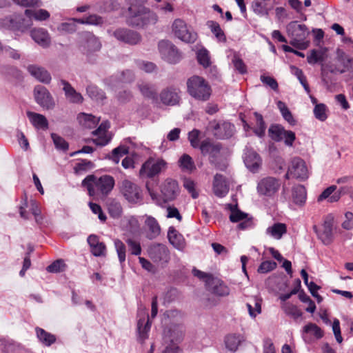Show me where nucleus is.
<instances>
[{
  "instance_id": "7c9ffc66",
  "label": "nucleus",
  "mask_w": 353,
  "mask_h": 353,
  "mask_svg": "<svg viewBox=\"0 0 353 353\" xmlns=\"http://www.w3.org/2000/svg\"><path fill=\"white\" fill-rule=\"evenodd\" d=\"M288 32L291 37L305 39L307 34V29L304 24H297L296 22H291L288 26Z\"/></svg>"
},
{
  "instance_id": "473e14b6",
  "label": "nucleus",
  "mask_w": 353,
  "mask_h": 353,
  "mask_svg": "<svg viewBox=\"0 0 353 353\" xmlns=\"http://www.w3.org/2000/svg\"><path fill=\"white\" fill-rule=\"evenodd\" d=\"M168 238L170 243L176 248L181 249L184 246L183 236L172 226L170 227L168 232Z\"/></svg>"
},
{
  "instance_id": "9d476101",
  "label": "nucleus",
  "mask_w": 353,
  "mask_h": 353,
  "mask_svg": "<svg viewBox=\"0 0 353 353\" xmlns=\"http://www.w3.org/2000/svg\"><path fill=\"white\" fill-rule=\"evenodd\" d=\"M333 217L328 215L324 219L322 230H319L316 225L313 226L314 232L324 245H330L333 241Z\"/></svg>"
},
{
  "instance_id": "7ed1b4c3",
  "label": "nucleus",
  "mask_w": 353,
  "mask_h": 353,
  "mask_svg": "<svg viewBox=\"0 0 353 353\" xmlns=\"http://www.w3.org/2000/svg\"><path fill=\"white\" fill-rule=\"evenodd\" d=\"M119 192L128 202L137 204L142 202L141 188L134 181L125 179L118 184Z\"/></svg>"
},
{
  "instance_id": "37998d69",
  "label": "nucleus",
  "mask_w": 353,
  "mask_h": 353,
  "mask_svg": "<svg viewBox=\"0 0 353 353\" xmlns=\"http://www.w3.org/2000/svg\"><path fill=\"white\" fill-rule=\"evenodd\" d=\"M207 25L219 42L224 43L226 41L225 33L216 21H208Z\"/></svg>"
},
{
  "instance_id": "6e6d98bb",
  "label": "nucleus",
  "mask_w": 353,
  "mask_h": 353,
  "mask_svg": "<svg viewBox=\"0 0 353 353\" xmlns=\"http://www.w3.org/2000/svg\"><path fill=\"white\" fill-rule=\"evenodd\" d=\"M128 246L131 254L138 256L141 253V247L140 243L132 238H128L125 240Z\"/></svg>"
},
{
  "instance_id": "412c9836",
  "label": "nucleus",
  "mask_w": 353,
  "mask_h": 353,
  "mask_svg": "<svg viewBox=\"0 0 353 353\" xmlns=\"http://www.w3.org/2000/svg\"><path fill=\"white\" fill-rule=\"evenodd\" d=\"M214 136L220 139L230 138L235 130V127L230 122H223L221 123H216L213 126Z\"/></svg>"
},
{
  "instance_id": "2eb2a0df",
  "label": "nucleus",
  "mask_w": 353,
  "mask_h": 353,
  "mask_svg": "<svg viewBox=\"0 0 353 353\" xmlns=\"http://www.w3.org/2000/svg\"><path fill=\"white\" fill-rule=\"evenodd\" d=\"M205 286L208 291L216 296H225L230 294L228 286L224 281L216 277L207 279Z\"/></svg>"
},
{
  "instance_id": "cd10ccee",
  "label": "nucleus",
  "mask_w": 353,
  "mask_h": 353,
  "mask_svg": "<svg viewBox=\"0 0 353 353\" xmlns=\"http://www.w3.org/2000/svg\"><path fill=\"white\" fill-rule=\"evenodd\" d=\"M32 39L39 46L46 48L50 46V38L47 30L43 28H34L30 32Z\"/></svg>"
},
{
  "instance_id": "f257e3e1",
  "label": "nucleus",
  "mask_w": 353,
  "mask_h": 353,
  "mask_svg": "<svg viewBox=\"0 0 353 353\" xmlns=\"http://www.w3.org/2000/svg\"><path fill=\"white\" fill-rule=\"evenodd\" d=\"M115 180L110 175H103L97 177L93 174L87 176L82 181V185L87 188L90 196H94L97 193L107 196L113 190Z\"/></svg>"
},
{
  "instance_id": "f704fd0d",
  "label": "nucleus",
  "mask_w": 353,
  "mask_h": 353,
  "mask_svg": "<svg viewBox=\"0 0 353 353\" xmlns=\"http://www.w3.org/2000/svg\"><path fill=\"white\" fill-rule=\"evenodd\" d=\"M77 119L82 126L89 129L96 127L99 122V118L83 112L78 115Z\"/></svg>"
},
{
  "instance_id": "4c0bfd02",
  "label": "nucleus",
  "mask_w": 353,
  "mask_h": 353,
  "mask_svg": "<svg viewBox=\"0 0 353 353\" xmlns=\"http://www.w3.org/2000/svg\"><path fill=\"white\" fill-rule=\"evenodd\" d=\"M286 232L287 228L285 224L281 223H274L266 230V234L276 239H280Z\"/></svg>"
},
{
  "instance_id": "393cba45",
  "label": "nucleus",
  "mask_w": 353,
  "mask_h": 353,
  "mask_svg": "<svg viewBox=\"0 0 353 353\" xmlns=\"http://www.w3.org/2000/svg\"><path fill=\"white\" fill-rule=\"evenodd\" d=\"M145 225L146 228V237L148 239H154L161 234V227L154 217L146 216Z\"/></svg>"
},
{
  "instance_id": "49530a36",
  "label": "nucleus",
  "mask_w": 353,
  "mask_h": 353,
  "mask_svg": "<svg viewBox=\"0 0 353 353\" xmlns=\"http://www.w3.org/2000/svg\"><path fill=\"white\" fill-rule=\"evenodd\" d=\"M84 37L86 39V47L90 52L99 50L101 44L97 37L90 32H85Z\"/></svg>"
},
{
  "instance_id": "c85d7f7f",
  "label": "nucleus",
  "mask_w": 353,
  "mask_h": 353,
  "mask_svg": "<svg viewBox=\"0 0 353 353\" xmlns=\"http://www.w3.org/2000/svg\"><path fill=\"white\" fill-rule=\"evenodd\" d=\"M160 98L163 103L169 105H174L179 101L178 91L174 88L163 90L160 94Z\"/></svg>"
},
{
  "instance_id": "ddd939ff",
  "label": "nucleus",
  "mask_w": 353,
  "mask_h": 353,
  "mask_svg": "<svg viewBox=\"0 0 353 353\" xmlns=\"http://www.w3.org/2000/svg\"><path fill=\"white\" fill-rule=\"evenodd\" d=\"M137 332L139 340L143 342L148 337V332L150 330L151 323L150 317L145 308L139 309L138 311Z\"/></svg>"
},
{
  "instance_id": "f03ea898",
  "label": "nucleus",
  "mask_w": 353,
  "mask_h": 353,
  "mask_svg": "<svg viewBox=\"0 0 353 353\" xmlns=\"http://www.w3.org/2000/svg\"><path fill=\"white\" fill-rule=\"evenodd\" d=\"M188 94L194 99L206 101L210 99L212 89L208 82L203 77L194 75L187 81Z\"/></svg>"
},
{
  "instance_id": "2f4dec72",
  "label": "nucleus",
  "mask_w": 353,
  "mask_h": 353,
  "mask_svg": "<svg viewBox=\"0 0 353 353\" xmlns=\"http://www.w3.org/2000/svg\"><path fill=\"white\" fill-rule=\"evenodd\" d=\"M137 87L144 97L152 100L157 99V91L154 85L148 82L141 81L137 83Z\"/></svg>"
},
{
  "instance_id": "338daca9",
  "label": "nucleus",
  "mask_w": 353,
  "mask_h": 353,
  "mask_svg": "<svg viewBox=\"0 0 353 353\" xmlns=\"http://www.w3.org/2000/svg\"><path fill=\"white\" fill-rule=\"evenodd\" d=\"M183 187L191 194L193 199H196L199 196V193L195 189V183L192 180L185 179L183 181Z\"/></svg>"
},
{
  "instance_id": "de8ad7c7",
  "label": "nucleus",
  "mask_w": 353,
  "mask_h": 353,
  "mask_svg": "<svg viewBox=\"0 0 353 353\" xmlns=\"http://www.w3.org/2000/svg\"><path fill=\"white\" fill-rule=\"evenodd\" d=\"M254 115L256 119V127L254 129V132L257 137L262 138L265 135L266 125L261 114L255 112Z\"/></svg>"
},
{
  "instance_id": "a19ab883",
  "label": "nucleus",
  "mask_w": 353,
  "mask_h": 353,
  "mask_svg": "<svg viewBox=\"0 0 353 353\" xmlns=\"http://www.w3.org/2000/svg\"><path fill=\"white\" fill-rule=\"evenodd\" d=\"M285 128L280 124H272L268 129L269 137L276 142L282 141L283 133H285Z\"/></svg>"
},
{
  "instance_id": "4d7b16f0",
  "label": "nucleus",
  "mask_w": 353,
  "mask_h": 353,
  "mask_svg": "<svg viewBox=\"0 0 353 353\" xmlns=\"http://www.w3.org/2000/svg\"><path fill=\"white\" fill-rule=\"evenodd\" d=\"M128 153V149L127 147L124 145H120L116 148H114L111 153V156L110 159L112 160L115 163H118L119 162L120 158L123 155Z\"/></svg>"
},
{
  "instance_id": "1a4fd4ad",
  "label": "nucleus",
  "mask_w": 353,
  "mask_h": 353,
  "mask_svg": "<svg viewBox=\"0 0 353 353\" xmlns=\"http://www.w3.org/2000/svg\"><path fill=\"white\" fill-rule=\"evenodd\" d=\"M160 190L164 203L174 201L180 193L178 182L172 179H166L161 185Z\"/></svg>"
},
{
  "instance_id": "c9c22d12",
  "label": "nucleus",
  "mask_w": 353,
  "mask_h": 353,
  "mask_svg": "<svg viewBox=\"0 0 353 353\" xmlns=\"http://www.w3.org/2000/svg\"><path fill=\"white\" fill-rule=\"evenodd\" d=\"M243 340V336L240 334H228L224 340L225 347L229 351L236 352Z\"/></svg>"
},
{
  "instance_id": "bf43d9fd",
  "label": "nucleus",
  "mask_w": 353,
  "mask_h": 353,
  "mask_svg": "<svg viewBox=\"0 0 353 353\" xmlns=\"http://www.w3.org/2000/svg\"><path fill=\"white\" fill-rule=\"evenodd\" d=\"M180 166L183 170L192 171L195 169L194 163L192 159L188 154H183L179 159Z\"/></svg>"
},
{
  "instance_id": "a18cd8bd",
  "label": "nucleus",
  "mask_w": 353,
  "mask_h": 353,
  "mask_svg": "<svg viewBox=\"0 0 353 353\" xmlns=\"http://www.w3.org/2000/svg\"><path fill=\"white\" fill-rule=\"evenodd\" d=\"M88 96L96 101L103 102L105 99V92L94 85H90L86 88Z\"/></svg>"
},
{
  "instance_id": "e433bc0d",
  "label": "nucleus",
  "mask_w": 353,
  "mask_h": 353,
  "mask_svg": "<svg viewBox=\"0 0 353 353\" xmlns=\"http://www.w3.org/2000/svg\"><path fill=\"white\" fill-rule=\"evenodd\" d=\"M35 331L39 341L43 345L48 347L56 341V336L54 334L46 332L43 328L36 327Z\"/></svg>"
},
{
  "instance_id": "09e8293b",
  "label": "nucleus",
  "mask_w": 353,
  "mask_h": 353,
  "mask_svg": "<svg viewBox=\"0 0 353 353\" xmlns=\"http://www.w3.org/2000/svg\"><path fill=\"white\" fill-rule=\"evenodd\" d=\"M229 209L231 211L230 215V221L232 223L240 222L247 218L248 214L243 212H241L237 208V205H229Z\"/></svg>"
},
{
  "instance_id": "4be33fe9",
  "label": "nucleus",
  "mask_w": 353,
  "mask_h": 353,
  "mask_svg": "<svg viewBox=\"0 0 353 353\" xmlns=\"http://www.w3.org/2000/svg\"><path fill=\"white\" fill-rule=\"evenodd\" d=\"M60 84L63 85V90L66 99L71 103H81L83 98L81 93L77 92L71 84L65 80L61 79Z\"/></svg>"
},
{
  "instance_id": "4468645a",
  "label": "nucleus",
  "mask_w": 353,
  "mask_h": 353,
  "mask_svg": "<svg viewBox=\"0 0 353 353\" xmlns=\"http://www.w3.org/2000/svg\"><path fill=\"white\" fill-rule=\"evenodd\" d=\"M113 35L117 40L129 45H137L142 39L141 35L137 31L124 28L117 29Z\"/></svg>"
},
{
  "instance_id": "052dcab7",
  "label": "nucleus",
  "mask_w": 353,
  "mask_h": 353,
  "mask_svg": "<svg viewBox=\"0 0 353 353\" xmlns=\"http://www.w3.org/2000/svg\"><path fill=\"white\" fill-rule=\"evenodd\" d=\"M51 137L57 149L63 151H66L68 149V143L63 138L55 133H52Z\"/></svg>"
},
{
  "instance_id": "b1692460",
  "label": "nucleus",
  "mask_w": 353,
  "mask_h": 353,
  "mask_svg": "<svg viewBox=\"0 0 353 353\" xmlns=\"http://www.w3.org/2000/svg\"><path fill=\"white\" fill-rule=\"evenodd\" d=\"M199 148L201 153L203 155H209L210 161H213L220 153L221 145L219 143H212L209 140H204L201 142Z\"/></svg>"
},
{
  "instance_id": "58836bf2",
  "label": "nucleus",
  "mask_w": 353,
  "mask_h": 353,
  "mask_svg": "<svg viewBox=\"0 0 353 353\" xmlns=\"http://www.w3.org/2000/svg\"><path fill=\"white\" fill-rule=\"evenodd\" d=\"M25 14L28 18V19L30 21L33 18L39 21H46L50 16L49 12L44 9H39L38 10L27 9L25 10Z\"/></svg>"
},
{
  "instance_id": "72a5a7b5",
  "label": "nucleus",
  "mask_w": 353,
  "mask_h": 353,
  "mask_svg": "<svg viewBox=\"0 0 353 353\" xmlns=\"http://www.w3.org/2000/svg\"><path fill=\"white\" fill-rule=\"evenodd\" d=\"M293 202L299 205H302L305 203L307 192L305 187L302 185H296L292 190Z\"/></svg>"
},
{
  "instance_id": "5701e85b",
  "label": "nucleus",
  "mask_w": 353,
  "mask_h": 353,
  "mask_svg": "<svg viewBox=\"0 0 353 353\" xmlns=\"http://www.w3.org/2000/svg\"><path fill=\"white\" fill-rule=\"evenodd\" d=\"M244 163L245 166L252 172H257L261 165L260 156L252 150H247L245 152Z\"/></svg>"
},
{
  "instance_id": "a878e982",
  "label": "nucleus",
  "mask_w": 353,
  "mask_h": 353,
  "mask_svg": "<svg viewBox=\"0 0 353 353\" xmlns=\"http://www.w3.org/2000/svg\"><path fill=\"white\" fill-rule=\"evenodd\" d=\"M27 69L30 74L39 81L46 84L50 83L51 75L45 68L37 65H30Z\"/></svg>"
},
{
  "instance_id": "603ef678",
  "label": "nucleus",
  "mask_w": 353,
  "mask_h": 353,
  "mask_svg": "<svg viewBox=\"0 0 353 353\" xmlns=\"http://www.w3.org/2000/svg\"><path fill=\"white\" fill-rule=\"evenodd\" d=\"M303 332L313 335L316 339L323 336V332L315 323H310L303 327Z\"/></svg>"
},
{
  "instance_id": "69168bd1",
  "label": "nucleus",
  "mask_w": 353,
  "mask_h": 353,
  "mask_svg": "<svg viewBox=\"0 0 353 353\" xmlns=\"http://www.w3.org/2000/svg\"><path fill=\"white\" fill-rule=\"evenodd\" d=\"M336 186L334 185H330L325 189L322 193L318 197V201L321 202L325 199H327L328 202L330 203V198L332 195L336 192Z\"/></svg>"
},
{
  "instance_id": "680f3d73",
  "label": "nucleus",
  "mask_w": 353,
  "mask_h": 353,
  "mask_svg": "<svg viewBox=\"0 0 353 353\" xmlns=\"http://www.w3.org/2000/svg\"><path fill=\"white\" fill-rule=\"evenodd\" d=\"M197 60L204 68L210 65L209 52L206 49H201L197 52Z\"/></svg>"
},
{
  "instance_id": "423d86ee",
  "label": "nucleus",
  "mask_w": 353,
  "mask_h": 353,
  "mask_svg": "<svg viewBox=\"0 0 353 353\" xmlns=\"http://www.w3.org/2000/svg\"><path fill=\"white\" fill-rule=\"evenodd\" d=\"M172 28L175 37L185 43H192L196 40L197 34L181 19L174 21Z\"/></svg>"
},
{
  "instance_id": "3c124183",
  "label": "nucleus",
  "mask_w": 353,
  "mask_h": 353,
  "mask_svg": "<svg viewBox=\"0 0 353 353\" xmlns=\"http://www.w3.org/2000/svg\"><path fill=\"white\" fill-rule=\"evenodd\" d=\"M328 109L324 103L316 104L313 112L315 118L320 121H325L327 119Z\"/></svg>"
},
{
  "instance_id": "aec40b11",
  "label": "nucleus",
  "mask_w": 353,
  "mask_h": 353,
  "mask_svg": "<svg viewBox=\"0 0 353 353\" xmlns=\"http://www.w3.org/2000/svg\"><path fill=\"white\" fill-rule=\"evenodd\" d=\"M290 172L293 173V177L301 180L308 177V170L305 163L299 157L294 158L291 161L290 166Z\"/></svg>"
},
{
  "instance_id": "6ab92c4d",
  "label": "nucleus",
  "mask_w": 353,
  "mask_h": 353,
  "mask_svg": "<svg viewBox=\"0 0 353 353\" xmlns=\"http://www.w3.org/2000/svg\"><path fill=\"white\" fill-rule=\"evenodd\" d=\"M110 128V123L108 121H103L98 128L92 132L93 135L97 137L92 140L93 143L97 145L105 146L110 141V137L106 134L107 130Z\"/></svg>"
},
{
  "instance_id": "dca6fc26",
  "label": "nucleus",
  "mask_w": 353,
  "mask_h": 353,
  "mask_svg": "<svg viewBox=\"0 0 353 353\" xmlns=\"http://www.w3.org/2000/svg\"><path fill=\"white\" fill-rule=\"evenodd\" d=\"M148 254L150 259L155 263H167L170 259L169 251L163 244H154L149 247Z\"/></svg>"
},
{
  "instance_id": "13d9d810",
  "label": "nucleus",
  "mask_w": 353,
  "mask_h": 353,
  "mask_svg": "<svg viewBox=\"0 0 353 353\" xmlns=\"http://www.w3.org/2000/svg\"><path fill=\"white\" fill-rule=\"evenodd\" d=\"M307 62L310 64H315L319 62H322L325 60V53L322 51L312 50L309 56H307Z\"/></svg>"
},
{
  "instance_id": "bb28decb",
  "label": "nucleus",
  "mask_w": 353,
  "mask_h": 353,
  "mask_svg": "<svg viewBox=\"0 0 353 353\" xmlns=\"http://www.w3.org/2000/svg\"><path fill=\"white\" fill-rule=\"evenodd\" d=\"M88 243L92 254L95 256H103L106 254V246L104 243L99 241L97 235L91 234L88 237Z\"/></svg>"
},
{
  "instance_id": "c03bdc74",
  "label": "nucleus",
  "mask_w": 353,
  "mask_h": 353,
  "mask_svg": "<svg viewBox=\"0 0 353 353\" xmlns=\"http://www.w3.org/2000/svg\"><path fill=\"white\" fill-rule=\"evenodd\" d=\"M129 5L128 8V17H136L141 8H145L144 4L148 0H125Z\"/></svg>"
},
{
  "instance_id": "e2e57ef3",
  "label": "nucleus",
  "mask_w": 353,
  "mask_h": 353,
  "mask_svg": "<svg viewBox=\"0 0 353 353\" xmlns=\"http://www.w3.org/2000/svg\"><path fill=\"white\" fill-rule=\"evenodd\" d=\"M277 266L273 261H265L262 262L258 268L257 272L260 274H266L274 270Z\"/></svg>"
},
{
  "instance_id": "0e129e2a",
  "label": "nucleus",
  "mask_w": 353,
  "mask_h": 353,
  "mask_svg": "<svg viewBox=\"0 0 353 353\" xmlns=\"http://www.w3.org/2000/svg\"><path fill=\"white\" fill-rule=\"evenodd\" d=\"M252 8L253 12L261 16H266L268 14V10L265 6V4L259 2V1H254L252 5Z\"/></svg>"
},
{
  "instance_id": "8fccbe9b",
  "label": "nucleus",
  "mask_w": 353,
  "mask_h": 353,
  "mask_svg": "<svg viewBox=\"0 0 353 353\" xmlns=\"http://www.w3.org/2000/svg\"><path fill=\"white\" fill-rule=\"evenodd\" d=\"M277 107L279 109L283 119L291 125H294L296 124V120L294 119L291 112L289 110L285 103L281 101H279L277 102Z\"/></svg>"
},
{
  "instance_id": "f8f14e48",
  "label": "nucleus",
  "mask_w": 353,
  "mask_h": 353,
  "mask_svg": "<svg viewBox=\"0 0 353 353\" xmlns=\"http://www.w3.org/2000/svg\"><path fill=\"white\" fill-rule=\"evenodd\" d=\"M36 102L46 110L53 109L55 103L50 92L43 85H37L34 89Z\"/></svg>"
},
{
  "instance_id": "79ce46f5",
  "label": "nucleus",
  "mask_w": 353,
  "mask_h": 353,
  "mask_svg": "<svg viewBox=\"0 0 353 353\" xmlns=\"http://www.w3.org/2000/svg\"><path fill=\"white\" fill-rule=\"evenodd\" d=\"M261 303L262 299L258 297H254L250 302L247 303L246 306L252 318H255L258 314H261Z\"/></svg>"
},
{
  "instance_id": "9b49d317",
  "label": "nucleus",
  "mask_w": 353,
  "mask_h": 353,
  "mask_svg": "<svg viewBox=\"0 0 353 353\" xmlns=\"http://www.w3.org/2000/svg\"><path fill=\"white\" fill-rule=\"evenodd\" d=\"M280 181L272 176H267L262 179L257 185V190L260 194L272 196L279 190Z\"/></svg>"
},
{
  "instance_id": "f3484780",
  "label": "nucleus",
  "mask_w": 353,
  "mask_h": 353,
  "mask_svg": "<svg viewBox=\"0 0 353 353\" xmlns=\"http://www.w3.org/2000/svg\"><path fill=\"white\" fill-rule=\"evenodd\" d=\"M134 79V72L132 70H125L111 76L108 79H107V83L112 88L119 87L122 83H130L132 82Z\"/></svg>"
},
{
  "instance_id": "6e6552de",
  "label": "nucleus",
  "mask_w": 353,
  "mask_h": 353,
  "mask_svg": "<svg viewBox=\"0 0 353 353\" xmlns=\"http://www.w3.org/2000/svg\"><path fill=\"white\" fill-rule=\"evenodd\" d=\"M158 48L161 58L170 63H176L181 56L177 48L169 41L161 40L159 42Z\"/></svg>"
},
{
  "instance_id": "20e7f679",
  "label": "nucleus",
  "mask_w": 353,
  "mask_h": 353,
  "mask_svg": "<svg viewBox=\"0 0 353 353\" xmlns=\"http://www.w3.org/2000/svg\"><path fill=\"white\" fill-rule=\"evenodd\" d=\"M158 21L157 14L147 7L141 8L138 14H136V17H128L127 18L128 25L142 28L155 25Z\"/></svg>"
},
{
  "instance_id": "5fc2aeb1",
  "label": "nucleus",
  "mask_w": 353,
  "mask_h": 353,
  "mask_svg": "<svg viewBox=\"0 0 353 353\" xmlns=\"http://www.w3.org/2000/svg\"><path fill=\"white\" fill-rule=\"evenodd\" d=\"M114 247L118 255L120 263H123L125 261L126 248L125 244L119 239H117L114 241Z\"/></svg>"
},
{
  "instance_id": "a211bd4d",
  "label": "nucleus",
  "mask_w": 353,
  "mask_h": 353,
  "mask_svg": "<svg viewBox=\"0 0 353 353\" xmlns=\"http://www.w3.org/2000/svg\"><path fill=\"white\" fill-rule=\"evenodd\" d=\"M212 190L214 194L219 198L226 196L229 192V185L226 178L223 175L221 174H215L214 176Z\"/></svg>"
},
{
  "instance_id": "39448f33",
  "label": "nucleus",
  "mask_w": 353,
  "mask_h": 353,
  "mask_svg": "<svg viewBox=\"0 0 353 353\" xmlns=\"http://www.w3.org/2000/svg\"><path fill=\"white\" fill-rule=\"evenodd\" d=\"M32 25V21L25 19L20 14H13L0 19V26L2 28L14 32L20 31L23 32Z\"/></svg>"
},
{
  "instance_id": "774afa93",
  "label": "nucleus",
  "mask_w": 353,
  "mask_h": 353,
  "mask_svg": "<svg viewBox=\"0 0 353 353\" xmlns=\"http://www.w3.org/2000/svg\"><path fill=\"white\" fill-rule=\"evenodd\" d=\"M260 79L263 84L268 85L273 90L276 91L278 90V83L273 77L263 74L261 76Z\"/></svg>"
},
{
  "instance_id": "c756f323",
  "label": "nucleus",
  "mask_w": 353,
  "mask_h": 353,
  "mask_svg": "<svg viewBox=\"0 0 353 353\" xmlns=\"http://www.w3.org/2000/svg\"><path fill=\"white\" fill-rule=\"evenodd\" d=\"M26 114L30 123L36 129L47 130L48 128V121L43 114L31 111H28Z\"/></svg>"
},
{
  "instance_id": "ea45409f",
  "label": "nucleus",
  "mask_w": 353,
  "mask_h": 353,
  "mask_svg": "<svg viewBox=\"0 0 353 353\" xmlns=\"http://www.w3.org/2000/svg\"><path fill=\"white\" fill-rule=\"evenodd\" d=\"M281 308L286 315L293 318L294 320L301 318L303 315L302 311L290 302L283 303Z\"/></svg>"
},
{
  "instance_id": "0eeeda50",
  "label": "nucleus",
  "mask_w": 353,
  "mask_h": 353,
  "mask_svg": "<svg viewBox=\"0 0 353 353\" xmlns=\"http://www.w3.org/2000/svg\"><path fill=\"white\" fill-rule=\"evenodd\" d=\"M166 163L162 159L149 158L141 166L139 174L142 177L152 178L165 169Z\"/></svg>"
},
{
  "instance_id": "864d4df0",
  "label": "nucleus",
  "mask_w": 353,
  "mask_h": 353,
  "mask_svg": "<svg viewBox=\"0 0 353 353\" xmlns=\"http://www.w3.org/2000/svg\"><path fill=\"white\" fill-rule=\"evenodd\" d=\"M108 212L111 217L118 219L121 216L122 207L119 202L112 201L108 204Z\"/></svg>"
}]
</instances>
